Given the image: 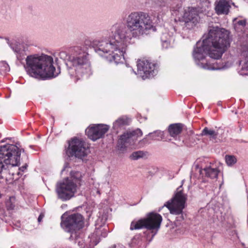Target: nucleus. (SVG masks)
<instances>
[{
  "label": "nucleus",
  "mask_w": 248,
  "mask_h": 248,
  "mask_svg": "<svg viewBox=\"0 0 248 248\" xmlns=\"http://www.w3.org/2000/svg\"><path fill=\"white\" fill-rule=\"evenodd\" d=\"M201 135L209 136L210 140L213 141L216 140L217 136V133L213 130L209 129L207 127H205L202 130Z\"/></svg>",
  "instance_id": "obj_21"
},
{
  "label": "nucleus",
  "mask_w": 248,
  "mask_h": 248,
  "mask_svg": "<svg viewBox=\"0 0 248 248\" xmlns=\"http://www.w3.org/2000/svg\"><path fill=\"white\" fill-rule=\"evenodd\" d=\"M88 151V149L85 146L84 142L77 138H74L69 142L66 154L69 156H75L82 158L87 155Z\"/></svg>",
  "instance_id": "obj_12"
},
{
  "label": "nucleus",
  "mask_w": 248,
  "mask_h": 248,
  "mask_svg": "<svg viewBox=\"0 0 248 248\" xmlns=\"http://www.w3.org/2000/svg\"><path fill=\"white\" fill-rule=\"evenodd\" d=\"M81 178L80 172L72 171L70 178H66L57 183L55 189L57 198L65 202L74 197L78 187L81 185Z\"/></svg>",
  "instance_id": "obj_5"
},
{
  "label": "nucleus",
  "mask_w": 248,
  "mask_h": 248,
  "mask_svg": "<svg viewBox=\"0 0 248 248\" xmlns=\"http://www.w3.org/2000/svg\"><path fill=\"white\" fill-rule=\"evenodd\" d=\"M196 0L199 2L198 7H189L185 10L183 18L186 23L191 22L196 24L199 20V14H206L211 8V3L209 0Z\"/></svg>",
  "instance_id": "obj_9"
},
{
  "label": "nucleus",
  "mask_w": 248,
  "mask_h": 248,
  "mask_svg": "<svg viewBox=\"0 0 248 248\" xmlns=\"http://www.w3.org/2000/svg\"><path fill=\"white\" fill-rule=\"evenodd\" d=\"M171 38L167 34L163 33L161 37L163 47L167 48L170 46Z\"/></svg>",
  "instance_id": "obj_22"
},
{
  "label": "nucleus",
  "mask_w": 248,
  "mask_h": 248,
  "mask_svg": "<svg viewBox=\"0 0 248 248\" xmlns=\"http://www.w3.org/2000/svg\"><path fill=\"white\" fill-rule=\"evenodd\" d=\"M13 208H14V206H11V207H8V209H13Z\"/></svg>",
  "instance_id": "obj_32"
},
{
  "label": "nucleus",
  "mask_w": 248,
  "mask_h": 248,
  "mask_svg": "<svg viewBox=\"0 0 248 248\" xmlns=\"http://www.w3.org/2000/svg\"><path fill=\"white\" fill-rule=\"evenodd\" d=\"M84 218L79 213H74L65 217L64 215L62 216L61 226L65 231L72 234L83 227Z\"/></svg>",
  "instance_id": "obj_10"
},
{
  "label": "nucleus",
  "mask_w": 248,
  "mask_h": 248,
  "mask_svg": "<svg viewBox=\"0 0 248 248\" xmlns=\"http://www.w3.org/2000/svg\"><path fill=\"white\" fill-rule=\"evenodd\" d=\"M6 40L7 44L16 54L17 59L21 62L27 55L24 46L15 40H9L6 39Z\"/></svg>",
  "instance_id": "obj_15"
},
{
  "label": "nucleus",
  "mask_w": 248,
  "mask_h": 248,
  "mask_svg": "<svg viewBox=\"0 0 248 248\" xmlns=\"http://www.w3.org/2000/svg\"><path fill=\"white\" fill-rule=\"evenodd\" d=\"M162 221V217L157 213H150L146 217L140 219L138 221H133L130 225V230H138L146 228L147 230L155 231L153 234V237L157 233L160 227Z\"/></svg>",
  "instance_id": "obj_7"
},
{
  "label": "nucleus",
  "mask_w": 248,
  "mask_h": 248,
  "mask_svg": "<svg viewBox=\"0 0 248 248\" xmlns=\"http://www.w3.org/2000/svg\"><path fill=\"white\" fill-rule=\"evenodd\" d=\"M142 135V131L140 129L132 132H127L121 136L118 142V146L121 149H124L129 145L134 143L138 137Z\"/></svg>",
  "instance_id": "obj_14"
},
{
  "label": "nucleus",
  "mask_w": 248,
  "mask_h": 248,
  "mask_svg": "<svg viewBox=\"0 0 248 248\" xmlns=\"http://www.w3.org/2000/svg\"><path fill=\"white\" fill-rule=\"evenodd\" d=\"M162 132L161 131H156V132H155L154 133H149V135L150 136H152L153 138L152 139H154V140H156V138L155 137V136L156 135H157V136H162Z\"/></svg>",
  "instance_id": "obj_29"
},
{
  "label": "nucleus",
  "mask_w": 248,
  "mask_h": 248,
  "mask_svg": "<svg viewBox=\"0 0 248 248\" xmlns=\"http://www.w3.org/2000/svg\"><path fill=\"white\" fill-rule=\"evenodd\" d=\"M43 217H44L43 215H42V214L40 215V216H39V217L38 218V221L39 222H40L42 221Z\"/></svg>",
  "instance_id": "obj_30"
},
{
  "label": "nucleus",
  "mask_w": 248,
  "mask_h": 248,
  "mask_svg": "<svg viewBox=\"0 0 248 248\" xmlns=\"http://www.w3.org/2000/svg\"><path fill=\"white\" fill-rule=\"evenodd\" d=\"M233 23L235 28H236L237 26H242V27H244L246 24V20L245 19L238 20L237 18H235L233 20Z\"/></svg>",
  "instance_id": "obj_26"
},
{
  "label": "nucleus",
  "mask_w": 248,
  "mask_h": 248,
  "mask_svg": "<svg viewBox=\"0 0 248 248\" xmlns=\"http://www.w3.org/2000/svg\"><path fill=\"white\" fill-rule=\"evenodd\" d=\"M137 72L133 69L132 71L138 77L143 79L150 78L156 75L157 72V65L148 60H139L137 62Z\"/></svg>",
  "instance_id": "obj_11"
},
{
  "label": "nucleus",
  "mask_w": 248,
  "mask_h": 248,
  "mask_svg": "<svg viewBox=\"0 0 248 248\" xmlns=\"http://www.w3.org/2000/svg\"><path fill=\"white\" fill-rule=\"evenodd\" d=\"M177 9H175V10H173V11H177Z\"/></svg>",
  "instance_id": "obj_34"
},
{
  "label": "nucleus",
  "mask_w": 248,
  "mask_h": 248,
  "mask_svg": "<svg viewBox=\"0 0 248 248\" xmlns=\"http://www.w3.org/2000/svg\"><path fill=\"white\" fill-rule=\"evenodd\" d=\"M206 176L212 179L217 177L219 170L217 168H212L211 167H206L203 169Z\"/></svg>",
  "instance_id": "obj_20"
},
{
  "label": "nucleus",
  "mask_w": 248,
  "mask_h": 248,
  "mask_svg": "<svg viewBox=\"0 0 248 248\" xmlns=\"http://www.w3.org/2000/svg\"><path fill=\"white\" fill-rule=\"evenodd\" d=\"M73 70V68H70L69 69V74L71 76H73V71H71Z\"/></svg>",
  "instance_id": "obj_31"
},
{
  "label": "nucleus",
  "mask_w": 248,
  "mask_h": 248,
  "mask_svg": "<svg viewBox=\"0 0 248 248\" xmlns=\"http://www.w3.org/2000/svg\"><path fill=\"white\" fill-rule=\"evenodd\" d=\"M208 31L203 35L202 41L197 42L194 47L192 56L196 64L203 69L210 70L229 67L232 64L222 66L217 63L207 62L204 59L207 55L215 60L221 57L230 46L229 32L217 26L210 27Z\"/></svg>",
  "instance_id": "obj_2"
},
{
  "label": "nucleus",
  "mask_w": 248,
  "mask_h": 248,
  "mask_svg": "<svg viewBox=\"0 0 248 248\" xmlns=\"http://www.w3.org/2000/svg\"><path fill=\"white\" fill-rule=\"evenodd\" d=\"M74 51L76 54L71 58L70 64L74 68L77 80L88 78L93 72L88 53L79 46L75 47Z\"/></svg>",
  "instance_id": "obj_6"
},
{
  "label": "nucleus",
  "mask_w": 248,
  "mask_h": 248,
  "mask_svg": "<svg viewBox=\"0 0 248 248\" xmlns=\"http://www.w3.org/2000/svg\"><path fill=\"white\" fill-rule=\"evenodd\" d=\"M187 195L183 192L182 186L178 187L172 198L164 204L169 210L170 214L175 215H181V219H184L183 210L186 207Z\"/></svg>",
  "instance_id": "obj_8"
},
{
  "label": "nucleus",
  "mask_w": 248,
  "mask_h": 248,
  "mask_svg": "<svg viewBox=\"0 0 248 248\" xmlns=\"http://www.w3.org/2000/svg\"><path fill=\"white\" fill-rule=\"evenodd\" d=\"M20 158V150L14 144H7L0 146V173L1 178L7 174L15 175L12 169L18 165Z\"/></svg>",
  "instance_id": "obj_4"
},
{
  "label": "nucleus",
  "mask_w": 248,
  "mask_h": 248,
  "mask_svg": "<svg viewBox=\"0 0 248 248\" xmlns=\"http://www.w3.org/2000/svg\"><path fill=\"white\" fill-rule=\"evenodd\" d=\"M244 58L240 61L239 64L241 66V70L245 75H248V46L247 50L242 52Z\"/></svg>",
  "instance_id": "obj_18"
},
{
  "label": "nucleus",
  "mask_w": 248,
  "mask_h": 248,
  "mask_svg": "<svg viewBox=\"0 0 248 248\" xmlns=\"http://www.w3.org/2000/svg\"><path fill=\"white\" fill-rule=\"evenodd\" d=\"M144 154L142 151H137L134 152L130 156V157L134 159L137 160L140 157H142L144 156Z\"/></svg>",
  "instance_id": "obj_27"
},
{
  "label": "nucleus",
  "mask_w": 248,
  "mask_h": 248,
  "mask_svg": "<svg viewBox=\"0 0 248 248\" xmlns=\"http://www.w3.org/2000/svg\"><path fill=\"white\" fill-rule=\"evenodd\" d=\"M59 56L60 59L64 61L68 60L70 63V59L72 58L73 56H69L66 51H62L59 52Z\"/></svg>",
  "instance_id": "obj_25"
},
{
  "label": "nucleus",
  "mask_w": 248,
  "mask_h": 248,
  "mask_svg": "<svg viewBox=\"0 0 248 248\" xmlns=\"http://www.w3.org/2000/svg\"><path fill=\"white\" fill-rule=\"evenodd\" d=\"M125 22V24L117 22L113 25L110 28L112 36L109 38L96 40L93 43L95 51L102 57L107 54L105 57L110 63L123 62L126 49L132 38H139L156 31L151 17L144 12H131Z\"/></svg>",
  "instance_id": "obj_1"
},
{
  "label": "nucleus",
  "mask_w": 248,
  "mask_h": 248,
  "mask_svg": "<svg viewBox=\"0 0 248 248\" xmlns=\"http://www.w3.org/2000/svg\"><path fill=\"white\" fill-rule=\"evenodd\" d=\"M109 126L103 124H92L86 129V133L93 141L102 138L108 131Z\"/></svg>",
  "instance_id": "obj_13"
},
{
  "label": "nucleus",
  "mask_w": 248,
  "mask_h": 248,
  "mask_svg": "<svg viewBox=\"0 0 248 248\" xmlns=\"http://www.w3.org/2000/svg\"><path fill=\"white\" fill-rule=\"evenodd\" d=\"M52 57L46 55L28 56L24 68L27 74L35 78H53L60 73L59 69L56 70Z\"/></svg>",
  "instance_id": "obj_3"
},
{
  "label": "nucleus",
  "mask_w": 248,
  "mask_h": 248,
  "mask_svg": "<svg viewBox=\"0 0 248 248\" xmlns=\"http://www.w3.org/2000/svg\"><path fill=\"white\" fill-rule=\"evenodd\" d=\"M130 120L125 116H122L116 120L113 124V129L118 132L124 126L128 125Z\"/></svg>",
  "instance_id": "obj_17"
},
{
  "label": "nucleus",
  "mask_w": 248,
  "mask_h": 248,
  "mask_svg": "<svg viewBox=\"0 0 248 248\" xmlns=\"http://www.w3.org/2000/svg\"><path fill=\"white\" fill-rule=\"evenodd\" d=\"M0 65H2V66L3 67V68L1 69V70L3 71L4 72H5L9 71V70H10L9 66L8 64L7 63H6L5 62H0Z\"/></svg>",
  "instance_id": "obj_28"
},
{
  "label": "nucleus",
  "mask_w": 248,
  "mask_h": 248,
  "mask_svg": "<svg viewBox=\"0 0 248 248\" xmlns=\"http://www.w3.org/2000/svg\"><path fill=\"white\" fill-rule=\"evenodd\" d=\"M225 161L228 166H231L236 163L237 160L233 155H227L225 156Z\"/></svg>",
  "instance_id": "obj_24"
},
{
  "label": "nucleus",
  "mask_w": 248,
  "mask_h": 248,
  "mask_svg": "<svg viewBox=\"0 0 248 248\" xmlns=\"http://www.w3.org/2000/svg\"><path fill=\"white\" fill-rule=\"evenodd\" d=\"M233 3L230 0H218L215 2V11L217 15H227Z\"/></svg>",
  "instance_id": "obj_16"
},
{
  "label": "nucleus",
  "mask_w": 248,
  "mask_h": 248,
  "mask_svg": "<svg viewBox=\"0 0 248 248\" xmlns=\"http://www.w3.org/2000/svg\"><path fill=\"white\" fill-rule=\"evenodd\" d=\"M16 145V146L18 148V149L20 150V152H21L22 149H20V148H19L17 146V145ZM22 151H24V149H22Z\"/></svg>",
  "instance_id": "obj_33"
},
{
  "label": "nucleus",
  "mask_w": 248,
  "mask_h": 248,
  "mask_svg": "<svg viewBox=\"0 0 248 248\" xmlns=\"http://www.w3.org/2000/svg\"><path fill=\"white\" fill-rule=\"evenodd\" d=\"M182 125L180 124H172L169 126V131L171 136L175 137L182 131Z\"/></svg>",
  "instance_id": "obj_19"
},
{
  "label": "nucleus",
  "mask_w": 248,
  "mask_h": 248,
  "mask_svg": "<svg viewBox=\"0 0 248 248\" xmlns=\"http://www.w3.org/2000/svg\"><path fill=\"white\" fill-rule=\"evenodd\" d=\"M19 164H20V160L19 161V163H18V165L16 166L15 167V168L12 169V170H13V171L15 172V175H21L22 174L20 173V171L24 172L25 171V170H26L27 168L28 165L27 164H25V165H24L20 168H17V167L18 166Z\"/></svg>",
  "instance_id": "obj_23"
}]
</instances>
